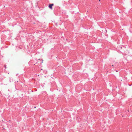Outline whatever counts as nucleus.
Segmentation results:
<instances>
[{
  "label": "nucleus",
  "instance_id": "4",
  "mask_svg": "<svg viewBox=\"0 0 132 132\" xmlns=\"http://www.w3.org/2000/svg\"><path fill=\"white\" fill-rule=\"evenodd\" d=\"M116 72H117V71H117V70H116Z\"/></svg>",
  "mask_w": 132,
  "mask_h": 132
},
{
  "label": "nucleus",
  "instance_id": "5",
  "mask_svg": "<svg viewBox=\"0 0 132 132\" xmlns=\"http://www.w3.org/2000/svg\"><path fill=\"white\" fill-rule=\"evenodd\" d=\"M128 112H129V110H128Z\"/></svg>",
  "mask_w": 132,
  "mask_h": 132
},
{
  "label": "nucleus",
  "instance_id": "1",
  "mask_svg": "<svg viewBox=\"0 0 132 132\" xmlns=\"http://www.w3.org/2000/svg\"><path fill=\"white\" fill-rule=\"evenodd\" d=\"M54 5V4H50L49 5L48 7L51 9H52V6H53Z\"/></svg>",
  "mask_w": 132,
  "mask_h": 132
},
{
  "label": "nucleus",
  "instance_id": "2",
  "mask_svg": "<svg viewBox=\"0 0 132 132\" xmlns=\"http://www.w3.org/2000/svg\"><path fill=\"white\" fill-rule=\"evenodd\" d=\"M4 67L5 68V69H6V66L5 65H4Z\"/></svg>",
  "mask_w": 132,
  "mask_h": 132
},
{
  "label": "nucleus",
  "instance_id": "3",
  "mask_svg": "<svg viewBox=\"0 0 132 132\" xmlns=\"http://www.w3.org/2000/svg\"><path fill=\"white\" fill-rule=\"evenodd\" d=\"M112 66H114V65H112Z\"/></svg>",
  "mask_w": 132,
  "mask_h": 132
},
{
  "label": "nucleus",
  "instance_id": "6",
  "mask_svg": "<svg viewBox=\"0 0 132 132\" xmlns=\"http://www.w3.org/2000/svg\"><path fill=\"white\" fill-rule=\"evenodd\" d=\"M122 117H123V116H122Z\"/></svg>",
  "mask_w": 132,
  "mask_h": 132
}]
</instances>
